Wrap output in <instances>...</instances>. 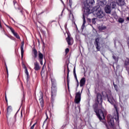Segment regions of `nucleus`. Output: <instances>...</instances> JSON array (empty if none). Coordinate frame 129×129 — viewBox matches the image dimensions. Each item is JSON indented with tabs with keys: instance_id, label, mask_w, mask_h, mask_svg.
I'll return each mask as SVG.
<instances>
[{
	"instance_id": "obj_4",
	"label": "nucleus",
	"mask_w": 129,
	"mask_h": 129,
	"mask_svg": "<svg viewBox=\"0 0 129 129\" xmlns=\"http://www.w3.org/2000/svg\"><path fill=\"white\" fill-rule=\"evenodd\" d=\"M101 40V38L97 37L95 39L94 45L97 49V51H100V41Z\"/></svg>"
},
{
	"instance_id": "obj_27",
	"label": "nucleus",
	"mask_w": 129,
	"mask_h": 129,
	"mask_svg": "<svg viewBox=\"0 0 129 129\" xmlns=\"http://www.w3.org/2000/svg\"><path fill=\"white\" fill-rule=\"evenodd\" d=\"M112 15H113L114 19H115L116 20L118 19V17H117V15H116V13H113V14H112Z\"/></svg>"
},
{
	"instance_id": "obj_35",
	"label": "nucleus",
	"mask_w": 129,
	"mask_h": 129,
	"mask_svg": "<svg viewBox=\"0 0 129 129\" xmlns=\"http://www.w3.org/2000/svg\"><path fill=\"white\" fill-rule=\"evenodd\" d=\"M13 3H14V5L15 6V9H17V7H16V6H18V4H17L15 1H13Z\"/></svg>"
},
{
	"instance_id": "obj_58",
	"label": "nucleus",
	"mask_w": 129,
	"mask_h": 129,
	"mask_svg": "<svg viewBox=\"0 0 129 129\" xmlns=\"http://www.w3.org/2000/svg\"><path fill=\"white\" fill-rule=\"evenodd\" d=\"M21 13H22V10L20 11Z\"/></svg>"
},
{
	"instance_id": "obj_56",
	"label": "nucleus",
	"mask_w": 129,
	"mask_h": 129,
	"mask_svg": "<svg viewBox=\"0 0 129 129\" xmlns=\"http://www.w3.org/2000/svg\"><path fill=\"white\" fill-rule=\"evenodd\" d=\"M6 36H7V37H9V35H7V34H6Z\"/></svg>"
},
{
	"instance_id": "obj_24",
	"label": "nucleus",
	"mask_w": 129,
	"mask_h": 129,
	"mask_svg": "<svg viewBox=\"0 0 129 129\" xmlns=\"http://www.w3.org/2000/svg\"><path fill=\"white\" fill-rule=\"evenodd\" d=\"M83 23L82 26V29H84V26L85 24H86V21L85 20V17H84V15H83Z\"/></svg>"
},
{
	"instance_id": "obj_32",
	"label": "nucleus",
	"mask_w": 129,
	"mask_h": 129,
	"mask_svg": "<svg viewBox=\"0 0 129 129\" xmlns=\"http://www.w3.org/2000/svg\"><path fill=\"white\" fill-rule=\"evenodd\" d=\"M23 66H24V68L25 69V71H28V69L27 68V67L26 66V65H25V64L23 63Z\"/></svg>"
},
{
	"instance_id": "obj_7",
	"label": "nucleus",
	"mask_w": 129,
	"mask_h": 129,
	"mask_svg": "<svg viewBox=\"0 0 129 129\" xmlns=\"http://www.w3.org/2000/svg\"><path fill=\"white\" fill-rule=\"evenodd\" d=\"M107 97L108 99V101L113 105H114V103L115 102V100H114V99L113 98V97H112V95L111 94L107 95Z\"/></svg>"
},
{
	"instance_id": "obj_52",
	"label": "nucleus",
	"mask_w": 129,
	"mask_h": 129,
	"mask_svg": "<svg viewBox=\"0 0 129 129\" xmlns=\"http://www.w3.org/2000/svg\"><path fill=\"white\" fill-rule=\"evenodd\" d=\"M67 69L68 70V69H69V67H68V66H67Z\"/></svg>"
},
{
	"instance_id": "obj_53",
	"label": "nucleus",
	"mask_w": 129,
	"mask_h": 129,
	"mask_svg": "<svg viewBox=\"0 0 129 129\" xmlns=\"http://www.w3.org/2000/svg\"><path fill=\"white\" fill-rule=\"evenodd\" d=\"M77 86H79V83H78Z\"/></svg>"
},
{
	"instance_id": "obj_33",
	"label": "nucleus",
	"mask_w": 129,
	"mask_h": 129,
	"mask_svg": "<svg viewBox=\"0 0 129 129\" xmlns=\"http://www.w3.org/2000/svg\"><path fill=\"white\" fill-rule=\"evenodd\" d=\"M112 57H113V59H114V60H115V61H117V57H116V56L113 55Z\"/></svg>"
},
{
	"instance_id": "obj_8",
	"label": "nucleus",
	"mask_w": 129,
	"mask_h": 129,
	"mask_svg": "<svg viewBox=\"0 0 129 129\" xmlns=\"http://www.w3.org/2000/svg\"><path fill=\"white\" fill-rule=\"evenodd\" d=\"M5 25L6 26V27H7V28H9V29H10V30H11L12 33L13 34V35H14V36H15V37H16L17 39H20V36L19 35V34L18 33H17L16 32H15V30H14L13 28L9 26L7 24H5Z\"/></svg>"
},
{
	"instance_id": "obj_47",
	"label": "nucleus",
	"mask_w": 129,
	"mask_h": 129,
	"mask_svg": "<svg viewBox=\"0 0 129 129\" xmlns=\"http://www.w3.org/2000/svg\"><path fill=\"white\" fill-rule=\"evenodd\" d=\"M0 28L2 29V28H3L2 27V24H1V22H0Z\"/></svg>"
},
{
	"instance_id": "obj_12",
	"label": "nucleus",
	"mask_w": 129,
	"mask_h": 129,
	"mask_svg": "<svg viewBox=\"0 0 129 129\" xmlns=\"http://www.w3.org/2000/svg\"><path fill=\"white\" fill-rule=\"evenodd\" d=\"M34 70L35 71H38V70H40L41 69V67H40V64H39V62L38 61H36L34 62Z\"/></svg>"
},
{
	"instance_id": "obj_14",
	"label": "nucleus",
	"mask_w": 129,
	"mask_h": 129,
	"mask_svg": "<svg viewBox=\"0 0 129 129\" xmlns=\"http://www.w3.org/2000/svg\"><path fill=\"white\" fill-rule=\"evenodd\" d=\"M86 82V79L85 78H82L80 82V86L81 87H83V86H84L85 85V83Z\"/></svg>"
},
{
	"instance_id": "obj_26",
	"label": "nucleus",
	"mask_w": 129,
	"mask_h": 129,
	"mask_svg": "<svg viewBox=\"0 0 129 129\" xmlns=\"http://www.w3.org/2000/svg\"><path fill=\"white\" fill-rule=\"evenodd\" d=\"M118 22H119V23H120L121 24H122V23L124 22V19H123V18H118Z\"/></svg>"
},
{
	"instance_id": "obj_10",
	"label": "nucleus",
	"mask_w": 129,
	"mask_h": 129,
	"mask_svg": "<svg viewBox=\"0 0 129 129\" xmlns=\"http://www.w3.org/2000/svg\"><path fill=\"white\" fill-rule=\"evenodd\" d=\"M97 101L98 103H102V95L99 93L97 94Z\"/></svg>"
},
{
	"instance_id": "obj_13",
	"label": "nucleus",
	"mask_w": 129,
	"mask_h": 129,
	"mask_svg": "<svg viewBox=\"0 0 129 129\" xmlns=\"http://www.w3.org/2000/svg\"><path fill=\"white\" fill-rule=\"evenodd\" d=\"M67 42H68V44L69 46L72 45V41H73V38L72 37H70V36L68 35V37L66 38Z\"/></svg>"
},
{
	"instance_id": "obj_5",
	"label": "nucleus",
	"mask_w": 129,
	"mask_h": 129,
	"mask_svg": "<svg viewBox=\"0 0 129 129\" xmlns=\"http://www.w3.org/2000/svg\"><path fill=\"white\" fill-rule=\"evenodd\" d=\"M107 119L109 125L113 128V126H114V119L112 118V116L110 115H108Z\"/></svg>"
},
{
	"instance_id": "obj_51",
	"label": "nucleus",
	"mask_w": 129,
	"mask_h": 129,
	"mask_svg": "<svg viewBox=\"0 0 129 129\" xmlns=\"http://www.w3.org/2000/svg\"><path fill=\"white\" fill-rule=\"evenodd\" d=\"M30 129H34V127L31 126Z\"/></svg>"
},
{
	"instance_id": "obj_18",
	"label": "nucleus",
	"mask_w": 129,
	"mask_h": 129,
	"mask_svg": "<svg viewBox=\"0 0 129 129\" xmlns=\"http://www.w3.org/2000/svg\"><path fill=\"white\" fill-rule=\"evenodd\" d=\"M13 109H12V106H9L7 108V118H8L9 114L12 112Z\"/></svg>"
},
{
	"instance_id": "obj_42",
	"label": "nucleus",
	"mask_w": 129,
	"mask_h": 129,
	"mask_svg": "<svg viewBox=\"0 0 129 129\" xmlns=\"http://www.w3.org/2000/svg\"><path fill=\"white\" fill-rule=\"evenodd\" d=\"M127 46H128V48L129 49V37H128V41L127 42Z\"/></svg>"
},
{
	"instance_id": "obj_16",
	"label": "nucleus",
	"mask_w": 129,
	"mask_h": 129,
	"mask_svg": "<svg viewBox=\"0 0 129 129\" xmlns=\"http://www.w3.org/2000/svg\"><path fill=\"white\" fill-rule=\"evenodd\" d=\"M57 92V88L53 89L51 88V98H53L54 96H56V93Z\"/></svg>"
},
{
	"instance_id": "obj_57",
	"label": "nucleus",
	"mask_w": 129,
	"mask_h": 129,
	"mask_svg": "<svg viewBox=\"0 0 129 129\" xmlns=\"http://www.w3.org/2000/svg\"><path fill=\"white\" fill-rule=\"evenodd\" d=\"M18 10H20V8H18Z\"/></svg>"
},
{
	"instance_id": "obj_28",
	"label": "nucleus",
	"mask_w": 129,
	"mask_h": 129,
	"mask_svg": "<svg viewBox=\"0 0 129 129\" xmlns=\"http://www.w3.org/2000/svg\"><path fill=\"white\" fill-rule=\"evenodd\" d=\"M51 88H52V89H54V88H57V86L56 85V84H54L53 82H52Z\"/></svg>"
},
{
	"instance_id": "obj_19",
	"label": "nucleus",
	"mask_w": 129,
	"mask_h": 129,
	"mask_svg": "<svg viewBox=\"0 0 129 129\" xmlns=\"http://www.w3.org/2000/svg\"><path fill=\"white\" fill-rule=\"evenodd\" d=\"M117 5L121 7L124 5V1L123 0H117Z\"/></svg>"
},
{
	"instance_id": "obj_38",
	"label": "nucleus",
	"mask_w": 129,
	"mask_h": 129,
	"mask_svg": "<svg viewBox=\"0 0 129 129\" xmlns=\"http://www.w3.org/2000/svg\"><path fill=\"white\" fill-rule=\"evenodd\" d=\"M114 87L115 90L117 91V85H114Z\"/></svg>"
},
{
	"instance_id": "obj_45",
	"label": "nucleus",
	"mask_w": 129,
	"mask_h": 129,
	"mask_svg": "<svg viewBox=\"0 0 129 129\" xmlns=\"http://www.w3.org/2000/svg\"><path fill=\"white\" fill-rule=\"evenodd\" d=\"M123 8H125V9H126L127 7H126V6H123L122 7V9H123Z\"/></svg>"
},
{
	"instance_id": "obj_37",
	"label": "nucleus",
	"mask_w": 129,
	"mask_h": 129,
	"mask_svg": "<svg viewBox=\"0 0 129 129\" xmlns=\"http://www.w3.org/2000/svg\"><path fill=\"white\" fill-rule=\"evenodd\" d=\"M69 72H70V71L69 69L68 70V73H67V77L68 78L69 77Z\"/></svg>"
},
{
	"instance_id": "obj_31",
	"label": "nucleus",
	"mask_w": 129,
	"mask_h": 129,
	"mask_svg": "<svg viewBox=\"0 0 129 129\" xmlns=\"http://www.w3.org/2000/svg\"><path fill=\"white\" fill-rule=\"evenodd\" d=\"M66 54H68L69 53V48H67L65 50Z\"/></svg>"
},
{
	"instance_id": "obj_44",
	"label": "nucleus",
	"mask_w": 129,
	"mask_h": 129,
	"mask_svg": "<svg viewBox=\"0 0 129 129\" xmlns=\"http://www.w3.org/2000/svg\"><path fill=\"white\" fill-rule=\"evenodd\" d=\"M35 125H36V123H34V124L32 126V127H35Z\"/></svg>"
},
{
	"instance_id": "obj_21",
	"label": "nucleus",
	"mask_w": 129,
	"mask_h": 129,
	"mask_svg": "<svg viewBox=\"0 0 129 129\" xmlns=\"http://www.w3.org/2000/svg\"><path fill=\"white\" fill-rule=\"evenodd\" d=\"M33 54L34 55V58L36 59V58L38 57V51H37V49H36V48H33Z\"/></svg>"
},
{
	"instance_id": "obj_43",
	"label": "nucleus",
	"mask_w": 129,
	"mask_h": 129,
	"mask_svg": "<svg viewBox=\"0 0 129 129\" xmlns=\"http://www.w3.org/2000/svg\"><path fill=\"white\" fill-rule=\"evenodd\" d=\"M101 3H102L103 4V2H104V0H99Z\"/></svg>"
},
{
	"instance_id": "obj_34",
	"label": "nucleus",
	"mask_w": 129,
	"mask_h": 129,
	"mask_svg": "<svg viewBox=\"0 0 129 129\" xmlns=\"http://www.w3.org/2000/svg\"><path fill=\"white\" fill-rule=\"evenodd\" d=\"M45 64H46V61H45L44 64L42 68L41 72H43V70H44V68H45Z\"/></svg>"
},
{
	"instance_id": "obj_11",
	"label": "nucleus",
	"mask_w": 129,
	"mask_h": 129,
	"mask_svg": "<svg viewBox=\"0 0 129 129\" xmlns=\"http://www.w3.org/2000/svg\"><path fill=\"white\" fill-rule=\"evenodd\" d=\"M44 58V55L41 53V52L39 51L38 53V60L41 64V65H43V59Z\"/></svg>"
},
{
	"instance_id": "obj_9",
	"label": "nucleus",
	"mask_w": 129,
	"mask_h": 129,
	"mask_svg": "<svg viewBox=\"0 0 129 129\" xmlns=\"http://www.w3.org/2000/svg\"><path fill=\"white\" fill-rule=\"evenodd\" d=\"M40 96L39 97V102L40 103V106L41 107H43L44 106V97L43 94L42 92H40Z\"/></svg>"
},
{
	"instance_id": "obj_36",
	"label": "nucleus",
	"mask_w": 129,
	"mask_h": 129,
	"mask_svg": "<svg viewBox=\"0 0 129 129\" xmlns=\"http://www.w3.org/2000/svg\"><path fill=\"white\" fill-rule=\"evenodd\" d=\"M67 79H68V80H67V83H68V88L69 89V78H68L67 77Z\"/></svg>"
},
{
	"instance_id": "obj_41",
	"label": "nucleus",
	"mask_w": 129,
	"mask_h": 129,
	"mask_svg": "<svg viewBox=\"0 0 129 129\" xmlns=\"http://www.w3.org/2000/svg\"><path fill=\"white\" fill-rule=\"evenodd\" d=\"M5 99H6V102H8V99L7 98V96L6 95L5 96Z\"/></svg>"
},
{
	"instance_id": "obj_48",
	"label": "nucleus",
	"mask_w": 129,
	"mask_h": 129,
	"mask_svg": "<svg viewBox=\"0 0 129 129\" xmlns=\"http://www.w3.org/2000/svg\"><path fill=\"white\" fill-rule=\"evenodd\" d=\"M18 113V112H17L16 113V114H15V117L16 118V116H17V114Z\"/></svg>"
},
{
	"instance_id": "obj_29",
	"label": "nucleus",
	"mask_w": 129,
	"mask_h": 129,
	"mask_svg": "<svg viewBox=\"0 0 129 129\" xmlns=\"http://www.w3.org/2000/svg\"><path fill=\"white\" fill-rule=\"evenodd\" d=\"M96 20V18H93L92 20V24H94V25H95L96 24V21H95Z\"/></svg>"
},
{
	"instance_id": "obj_6",
	"label": "nucleus",
	"mask_w": 129,
	"mask_h": 129,
	"mask_svg": "<svg viewBox=\"0 0 129 129\" xmlns=\"http://www.w3.org/2000/svg\"><path fill=\"white\" fill-rule=\"evenodd\" d=\"M81 101V93L80 92L76 93V96L75 98V102L78 104Z\"/></svg>"
},
{
	"instance_id": "obj_50",
	"label": "nucleus",
	"mask_w": 129,
	"mask_h": 129,
	"mask_svg": "<svg viewBox=\"0 0 129 129\" xmlns=\"http://www.w3.org/2000/svg\"><path fill=\"white\" fill-rule=\"evenodd\" d=\"M126 19L127 20V21H129V17H127Z\"/></svg>"
},
{
	"instance_id": "obj_1",
	"label": "nucleus",
	"mask_w": 129,
	"mask_h": 129,
	"mask_svg": "<svg viewBox=\"0 0 129 129\" xmlns=\"http://www.w3.org/2000/svg\"><path fill=\"white\" fill-rule=\"evenodd\" d=\"M94 110L100 121L105 124L107 129H109L107 126V123H106V121L104 119V113H103L105 111L104 108H102L101 109H98V106L96 105L94 107Z\"/></svg>"
},
{
	"instance_id": "obj_23",
	"label": "nucleus",
	"mask_w": 129,
	"mask_h": 129,
	"mask_svg": "<svg viewBox=\"0 0 129 129\" xmlns=\"http://www.w3.org/2000/svg\"><path fill=\"white\" fill-rule=\"evenodd\" d=\"M98 29H99V31H103V30H106V27L102 25V26H99V27H98Z\"/></svg>"
},
{
	"instance_id": "obj_3",
	"label": "nucleus",
	"mask_w": 129,
	"mask_h": 129,
	"mask_svg": "<svg viewBox=\"0 0 129 129\" xmlns=\"http://www.w3.org/2000/svg\"><path fill=\"white\" fill-rule=\"evenodd\" d=\"M96 12L97 17L98 18V19H102L103 18H104L105 14L99 7L97 6L96 9Z\"/></svg>"
},
{
	"instance_id": "obj_46",
	"label": "nucleus",
	"mask_w": 129,
	"mask_h": 129,
	"mask_svg": "<svg viewBox=\"0 0 129 129\" xmlns=\"http://www.w3.org/2000/svg\"><path fill=\"white\" fill-rule=\"evenodd\" d=\"M21 117H22V116H23V112H21Z\"/></svg>"
},
{
	"instance_id": "obj_22",
	"label": "nucleus",
	"mask_w": 129,
	"mask_h": 129,
	"mask_svg": "<svg viewBox=\"0 0 129 129\" xmlns=\"http://www.w3.org/2000/svg\"><path fill=\"white\" fill-rule=\"evenodd\" d=\"M74 75L77 83H79V82H78V80L77 79V76L76 75V67H75L74 68Z\"/></svg>"
},
{
	"instance_id": "obj_15",
	"label": "nucleus",
	"mask_w": 129,
	"mask_h": 129,
	"mask_svg": "<svg viewBox=\"0 0 129 129\" xmlns=\"http://www.w3.org/2000/svg\"><path fill=\"white\" fill-rule=\"evenodd\" d=\"M105 11L106 14H111V7L110 6H106L105 8Z\"/></svg>"
},
{
	"instance_id": "obj_2",
	"label": "nucleus",
	"mask_w": 129,
	"mask_h": 129,
	"mask_svg": "<svg viewBox=\"0 0 129 129\" xmlns=\"http://www.w3.org/2000/svg\"><path fill=\"white\" fill-rule=\"evenodd\" d=\"M95 3L94 0H87V4H85L84 12L87 15L91 14V11H90V6L93 5Z\"/></svg>"
},
{
	"instance_id": "obj_30",
	"label": "nucleus",
	"mask_w": 129,
	"mask_h": 129,
	"mask_svg": "<svg viewBox=\"0 0 129 129\" xmlns=\"http://www.w3.org/2000/svg\"><path fill=\"white\" fill-rule=\"evenodd\" d=\"M69 5L71 8H72V1L71 0H69Z\"/></svg>"
},
{
	"instance_id": "obj_40",
	"label": "nucleus",
	"mask_w": 129,
	"mask_h": 129,
	"mask_svg": "<svg viewBox=\"0 0 129 129\" xmlns=\"http://www.w3.org/2000/svg\"><path fill=\"white\" fill-rule=\"evenodd\" d=\"M69 12V14L70 15H71L72 14V12H71V10H68Z\"/></svg>"
},
{
	"instance_id": "obj_49",
	"label": "nucleus",
	"mask_w": 129,
	"mask_h": 129,
	"mask_svg": "<svg viewBox=\"0 0 129 129\" xmlns=\"http://www.w3.org/2000/svg\"><path fill=\"white\" fill-rule=\"evenodd\" d=\"M88 92H89V93H90V91H89V89H88Z\"/></svg>"
},
{
	"instance_id": "obj_25",
	"label": "nucleus",
	"mask_w": 129,
	"mask_h": 129,
	"mask_svg": "<svg viewBox=\"0 0 129 129\" xmlns=\"http://www.w3.org/2000/svg\"><path fill=\"white\" fill-rule=\"evenodd\" d=\"M25 74H26V75H27L26 80H27V81H29V79L30 78V76H29V72H28V70L25 71Z\"/></svg>"
},
{
	"instance_id": "obj_39",
	"label": "nucleus",
	"mask_w": 129,
	"mask_h": 129,
	"mask_svg": "<svg viewBox=\"0 0 129 129\" xmlns=\"http://www.w3.org/2000/svg\"><path fill=\"white\" fill-rule=\"evenodd\" d=\"M6 70H7V75L9 76V71L8 70V67H7V66H6Z\"/></svg>"
},
{
	"instance_id": "obj_55",
	"label": "nucleus",
	"mask_w": 129,
	"mask_h": 129,
	"mask_svg": "<svg viewBox=\"0 0 129 129\" xmlns=\"http://www.w3.org/2000/svg\"><path fill=\"white\" fill-rule=\"evenodd\" d=\"M62 3L63 4V5H65V4H64V3L63 2H62Z\"/></svg>"
},
{
	"instance_id": "obj_17",
	"label": "nucleus",
	"mask_w": 129,
	"mask_h": 129,
	"mask_svg": "<svg viewBox=\"0 0 129 129\" xmlns=\"http://www.w3.org/2000/svg\"><path fill=\"white\" fill-rule=\"evenodd\" d=\"M25 44V42H24V41H23L21 43V46L20 47L21 49V58L22 59H23V57H24V45Z\"/></svg>"
},
{
	"instance_id": "obj_20",
	"label": "nucleus",
	"mask_w": 129,
	"mask_h": 129,
	"mask_svg": "<svg viewBox=\"0 0 129 129\" xmlns=\"http://www.w3.org/2000/svg\"><path fill=\"white\" fill-rule=\"evenodd\" d=\"M116 5H117V3L115 2H112L110 4V7H111V9H115L116 8Z\"/></svg>"
},
{
	"instance_id": "obj_54",
	"label": "nucleus",
	"mask_w": 129,
	"mask_h": 129,
	"mask_svg": "<svg viewBox=\"0 0 129 129\" xmlns=\"http://www.w3.org/2000/svg\"><path fill=\"white\" fill-rule=\"evenodd\" d=\"M117 119H118V115H117Z\"/></svg>"
},
{
	"instance_id": "obj_59",
	"label": "nucleus",
	"mask_w": 129,
	"mask_h": 129,
	"mask_svg": "<svg viewBox=\"0 0 129 129\" xmlns=\"http://www.w3.org/2000/svg\"><path fill=\"white\" fill-rule=\"evenodd\" d=\"M0 114H1V111H0Z\"/></svg>"
}]
</instances>
